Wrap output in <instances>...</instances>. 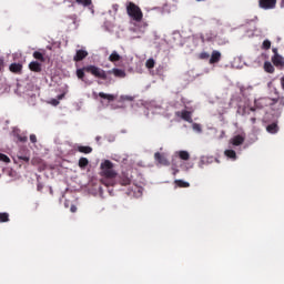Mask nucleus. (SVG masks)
<instances>
[{"label": "nucleus", "mask_w": 284, "mask_h": 284, "mask_svg": "<svg viewBox=\"0 0 284 284\" xmlns=\"http://www.w3.org/2000/svg\"><path fill=\"white\" fill-rule=\"evenodd\" d=\"M90 72V74H92L93 77H95L97 79H108V73L105 72V70L97 67V65H88L83 69H78L77 70V77L78 79L83 80V77H85V72Z\"/></svg>", "instance_id": "nucleus-1"}, {"label": "nucleus", "mask_w": 284, "mask_h": 284, "mask_svg": "<svg viewBox=\"0 0 284 284\" xmlns=\"http://www.w3.org/2000/svg\"><path fill=\"white\" fill-rule=\"evenodd\" d=\"M126 13L131 19H133V21H136L138 23L143 21V11H141V8L134 2L126 3Z\"/></svg>", "instance_id": "nucleus-2"}, {"label": "nucleus", "mask_w": 284, "mask_h": 284, "mask_svg": "<svg viewBox=\"0 0 284 284\" xmlns=\"http://www.w3.org/2000/svg\"><path fill=\"white\" fill-rule=\"evenodd\" d=\"M101 176L105 179H116V171L114 170V164L110 160H105L100 165Z\"/></svg>", "instance_id": "nucleus-3"}, {"label": "nucleus", "mask_w": 284, "mask_h": 284, "mask_svg": "<svg viewBox=\"0 0 284 284\" xmlns=\"http://www.w3.org/2000/svg\"><path fill=\"white\" fill-rule=\"evenodd\" d=\"M258 4L263 10H274L276 8V0H260Z\"/></svg>", "instance_id": "nucleus-4"}, {"label": "nucleus", "mask_w": 284, "mask_h": 284, "mask_svg": "<svg viewBox=\"0 0 284 284\" xmlns=\"http://www.w3.org/2000/svg\"><path fill=\"white\" fill-rule=\"evenodd\" d=\"M272 63H273V65H275V68H278V70H283L284 58L281 54H274L272 57Z\"/></svg>", "instance_id": "nucleus-5"}, {"label": "nucleus", "mask_w": 284, "mask_h": 284, "mask_svg": "<svg viewBox=\"0 0 284 284\" xmlns=\"http://www.w3.org/2000/svg\"><path fill=\"white\" fill-rule=\"evenodd\" d=\"M108 73L113 74L118 79H125V77H126L125 70H123V69L113 68L112 70L108 71Z\"/></svg>", "instance_id": "nucleus-6"}, {"label": "nucleus", "mask_w": 284, "mask_h": 284, "mask_svg": "<svg viewBox=\"0 0 284 284\" xmlns=\"http://www.w3.org/2000/svg\"><path fill=\"white\" fill-rule=\"evenodd\" d=\"M154 159L160 165H170V161H168V158L159 152L154 154Z\"/></svg>", "instance_id": "nucleus-7"}, {"label": "nucleus", "mask_w": 284, "mask_h": 284, "mask_svg": "<svg viewBox=\"0 0 284 284\" xmlns=\"http://www.w3.org/2000/svg\"><path fill=\"white\" fill-rule=\"evenodd\" d=\"M221 61V51L214 50L211 54L210 63L211 65L214 63H219Z\"/></svg>", "instance_id": "nucleus-8"}, {"label": "nucleus", "mask_w": 284, "mask_h": 284, "mask_svg": "<svg viewBox=\"0 0 284 284\" xmlns=\"http://www.w3.org/2000/svg\"><path fill=\"white\" fill-rule=\"evenodd\" d=\"M178 116H181L184 121H187V123H192V113L189 111H182V112H176Z\"/></svg>", "instance_id": "nucleus-9"}, {"label": "nucleus", "mask_w": 284, "mask_h": 284, "mask_svg": "<svg viewBox=\"0 0 284 284\" xmlns=\"http://www.w3.org/2000/svg\"><path fill=\"white\" fill-rule=\"evenodd\" d=\"M85 57H88V51L78 50L73 58V61H83V59H85Z\"/></svg>", "instance_id": "nucleus-10"}, {"label": "nucleus", "mask_w": 284, "mask_h": 284, "mask_svg": "<svg viewBox=\"0 0 284 284\" xmlns=\"http://www.w3.org/2000/svg\"><path fill=\"white\" fill-rule=\"evenodd\" d=\"M244 141L245 138H243V135H235L230 140V143H232V145H243Z\"/></svg>", "instance_id": "nucleus-11"}, {"label": "nucleus", "mask_w": 284, "mask_h": 284, "mask_svg": "<svg viewBox=\"0 0 284 284\" xmlns=\"http://www.w3.org/2000/svg\"><path fill=\"white\" fill-rule=\"evenodd\" d=\"M9 70L11 72H14L16 74H19V72H21V70H23V65H21L20 63H12L10 67H9Z\"/></svg>", "instance_id": "nucleus-12"}, {"label": "nucleus", "mask_w": 284, "mask_h": 284, "mask_svg": "<svg viewBox=\"0 0 284 284\" xmlns=\"http://www.w3.org/2000/svg\"><path fill=\"white\" fill-rule=\"evenodd\" d=\"M175 154L182 160V161H190V152L187 151H178Z\"/></svg>", "instance_id": "nucleus-13"}, {"label": "nucleus", "mask_w": 284, "mask_h": 284, "mask_svg": "<svg viewBox=\"0 0 284 284\" xmlns=\"http://www.w3.org/2000/svg\"><path fill=\"white\" fill-rule=\"evenodd\" d=\"M29 68L32 72H41V63L33 61L29 64Z\"/></svg>", "instance_id": "nucleus-14"}, {"label": "nucleus", "mask_w": 284, "mask_h": 284, "mask_svg": "<svg viewBox=\"0 0 284 284\" xmlns=\"http://www.w3.org/2000/svg\"><path fill=\"white\" fill-rule=\"evenodd\" d=\"M109 61H111V63H115V61H121V55L119 54V52L113 51V52L109 55Z\"/></svg>", "instance_id": "nucleus-15"}, {"label": "nucleus", "mask_w": 284, "mask_h": 284, "mask_svg": "<svg viewBox=\"0 0 284 284\" xmlns=\"http://www.w3.org/2000/svg\"><path fill=\"white\" fill-rule=\"evenodd\" d=\"M264 70L268 74H274V65L272 64V62L270 61L264 62Z\"/></svg>", "instance_id": "nucleus-16"}, {"label": "nucleus", "mask_w": 284, "mask_h": 284, "mask_svg": "<svg viewBox=\"0 0 284 284\" xmlns=\"http://www.w3.org/2000/svg\"><path fill=\"white\" fill-rule=\"evenodd\" d=\"M266 131L270 132V134H276V132H278V124L272 123L267 125Z\"/></svg>", "instance_id": "nucleus-17"}, {"label": "nucleus", "mask_w": 284, "mask_h": 284, "mask_svg": "<svg viewBox=\"0 0 284 284\" xmlns=\"http://www.w3.org/2000/svg\"><path fill=\"white\" fill-rule=\"evenodd\" d=\"M99 97L101 99H106V101H114V99H116V97L114 94H108V93H104V92H100Z\"/></svg>", "instance_id": "nucleus-18"}, {"label": "nucleus", "mask_w": 284, "mask_h": 284, "mask_svg": "<svg viewBox=\"0 0 284 284\" xmlns=\"http://www.w3.org/2000/svg\"><path fill=\"white\" fill-rule=\"evenodd\" d=\"M273 102L271 103V105H278V110H282V108H284V99L283 98H277L275 100H272Z\"/></svg>", "instance_id": "nucleus-19"}, {"label": "nucleus", "mask_w": 284, "mask_h": 284, "mask_svg": "<svg viewBox=\"0 0 284 284\" xmlns=\"http://www.w3.org/2000/svg\"><path fill=\"white\" fill-rule=\"evenodd\" d=\"M78 152H81L82 154H90L92 149L90 146H78Z\"/></svg>", "instance_id": "nucleus-20"}, {"label": "nucleus", "mask_w": 284, "mask_h": 284, "mask_svg": "<svg viewBox=\"0 0 284 284\" xmlns=\"http://www.w3.org/2000/svg\"><path fill=\"white\" fill-rule=\"evenodd\" d=\"M225 156H227L229 159H233L236 160V151L234 150H226L224 152Z\"/></svg>", "instance_id": "nucleus-21"}, {"label": "nucleus", "mask_w": 284, "mask_h": 284, "mask_svg": "<svg viewBox=\"0 0 284 284\" xmlns=\"http://www.w3.org/2000/svg\"><path fill=\"white\" fill-rule=\"evenodd\" d=\"M154 65H156V61H154V59L150 58L149 60H146L145 68H148L149 70H152Z\"/></svg>", "instance_id": "nucleus-22"}, {"label": "nucleus", "mask_w": 284, "mask_h": 284, "mask_svg": "<svg viewBox=\"0 0 284 284\" xmlns=\"http://www.w3.org/2000/svg\"><path fill=\"white\" fill-rule=\"evenodd\" d=\"M88 163H90V161H88L87 158H81L79 160V168H88Z\"/></svg>", "instance_id": "nucleus-23"}, {"label": "nucleus", "mask_w": 284, "mask_h": 284, "mask_svg": "<svg viewBox=\"0 0 284 284\" xmlns=\"http://www.w3.org/2000/svg\"><path fill=\"white\" fill-rule=\"evenodd\" d=\"M175 183L179 187H190V183H187L183 180H175Z\"/></svg>", "instance_id": "nucleus-24"}, {"label": "nucleus", "mask_w": 284, "mask_h": 284, "mask_svg": "<svg viewBox=\"0 0 284 284\" xmlns=\"http://www.w3.org/2000/svg\"><path fill=\"white\" fill-rule=\"evenodd\" d=\"M262 48L263 50H270V48H272V42L270 40H264Z\"/></svg>", "instance_id": "nucleus-25"}, {"label": "nucleus", "mask_w": 284, "mask_h": 284, "mask_svg": "<svg viewBox=\"0 0 284 284\" xmlns=\"http://www.w3.org/2000/svg\"><path fill=\"white\" fill-rule=\"evenodd\" d=\"M8 221H9L8 213H0V222L1 223H8Z\"/></svg>", "instance_id": "nucleus-26"}, {"label": "nucleus", "mask_w": 284, "mask_h": 284, "mask_svg": "<svg viewBox=\"0 0 284 284\" xmlns=\"http://www.w3.org/2000/svg\"><path fill=\"white\" fill-rule=\"evenodd\" d=\"M33 57H34V59H37L38 61H43V54H42L41 52H39V51H36V52L33 53Z\"/></svg>", "instance_id": "nucleus-27"}, {"label": "nucleus", "mask_w": 284, "mask_h": 284, "mask_svg": "<svg viewBox=\"0 0 284 284\" xmlns=\"http://www.w3.org/2000/svg\"><path fill=\"white\" fill-rule=\"evenodd\" d=\"M0 161H2L3 163H10V158H8V155L0 153Z\"/></svg>", "instance_id": "nucleus-28"}, {"label": "nucleus", "mask_w": 284, "mask_h": 284, "mask_svg": "<svg viewBox=\"0 0 284 284\" xmlns=\"http://www.w3.org/2000/svg\"><path fill=\"white\" fill-rule=\"evenodd\" d=\"M120 101H134L132 95H121Z\"/></svg>", "instance_id": "nucleus-29"}, {"label": "nucleus", "mask_w": 284, "mask_h": 284, "mask_svg": "<svg viewBox=\"0 0 284 284\" xmlns=\"http://www.w3.org/2000/svg\"><path fill=\"white\" fill-rule=\"evenodd\" d=\"M77 3H82V6H92V0H77Z\"/></svg>", "instance_id": "nucleus-30"}, {"label": "nucleus", "mask_w": 284, "mask_h": 284, "mask_svg": "<svg viewBox=\"0 0 284 284\" xmlns=\"http://www.w3.org/2000/svg\"><path fill=\"white\" fill-rule=\"evenodd\" d=\"M193 130H195V132H202L201 124L194 123L193 124Z\"/></svg>", "instance_id": "nucleus-31"}, {"label": "nucleus", "mask_w": 284, "mask_h": 284, "mask_svg": "<svg viewBox=\"0 0 284 284\" xmlns=\"http://www.w3.org/2000/svg\"><path fill=\"white\" fill-rule=\"evenodd\" d=\"M200 59H210V53H207V52H202V53L200 54Z\"/></svg>", "instance_id": "nucleus-32"}, {"label": "nucleus", "mask_w": 284, "mask_h": 284, "mask_svg": "<svg viewBox=\"0 0 284 284\" xmlns=\"http://www.w3.org/2000/svg\"><path fill=\"white\" fill-rule=\"evenodd\" d=\"M18 140L21 142V143H26L28 141V136H21L19 135L18 136Z\"/></svg>", "instance_id": "nucleus-33"}, {"label": "nucleus", "mask_w": 284, "mask_h": 284, "mask_svg": "<svg viewBox=\"0 0 284 284\" xmlns=\"http://www.w3.org/2000/svg\"><path fill=\"white\" fill-rule=\"evenodd\" d=\"M30 141H31V143H37V135L31 134L30 135Z\"/></svg>", "instance_id": "nucleus-34"}, {"label": "nucleus", "mask_w": 284, "mask_h": 284, "mask_svg": "<svg viewBox=\"0 0 284 284\" xmlns=\"http://www.w3.org/2000/svg\"><path fill=\"white\" fill-rule=\"evenodd\" d=\"M18 159L20 161H26V163H28V161H30V158H28V156H18Z\"/></svg>", "instance_id": "nucleus-35"}, {"label": "nucleus", "mask_w": 284, "mask_h": 284, "mask_svg": "<svg viewBox=\"0 0 284 284\" xmlns=\"http://www.w3.org/2000/svg\"><path fill=\"white\" fill-rule=\"evenodd\" d=\"M70 210H71L72 213H74V212H77V206L75 205H71Z\"/></svg>", "instance_id": "nucleus-36"}, {"label": "nucleus", "mask_w": 284, "mask_h": 284, "mask_svg": "<svg viewBox=\"0 0 284 284\" xmlns=\"http://www.w3.org/2000/svg\"><path fill=\"white\" fill-rule=\"evenodd\" d=\"M281 85H282V88L284 90V77L281 79Z\"/></svg>", "instance_id": "nucleus-37"}, {"label": "nucleus", "mask_w": 284, "mask_h": 284, "mask_svg": "<svg viewBox=\"0 0 284 284\" xmlns=\"http://www.w3.org/2000/svg\"><path fill=\"white\" fill-rule=\"evenodd\" d=\"M273 52H274V54H278V49L274 48Z\"/></svg>", "instance_id": "nucleus-38"}, {"label": "nucleus", "mask_w": 284, "mask_h": 284, "mask_svg": "<svg viewBox=\"0 0 284 284\" xmlns=\"http://www.w3.org/2000/svg\"><path fill=\"white\" fill-rule=\"evenodd\" d=\"M252 123H256V118L251 119Z\"/></svg>", "instance_id": "nucleus-39"}, {"label": "nucleus", "mask_w": 284, "mask_h": 284, "mask_svg": "<svg viewBox=\"0 0 284 284\" xmlns=\"http://www.w3.org/2000/svg\"><path fill=\"white\" fill-rule=\"evenodd\" d=\"M53 105H59V101L55 100V101L53 102Z\"/></svg>", "instance_id": "nucleus-40"}]
</instances>
